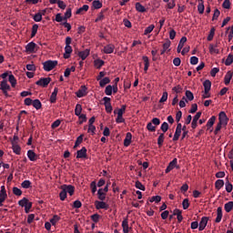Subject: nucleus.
Instances as JSON below:
<instances>
[{
	"mask_svg": "<svg viewBox=\"0 0 233 233\" xmlns=\"http://www.w3.org/2000/svg\"><path fill=\"white\" fill-rule=\"evenodd\" d=\"M127 111V106H121V108L116 109L114 114H116V123H125V118L123 117V114Z\"/></svg>",
	"mask_w": 233,
	"mask_h": 233,
	"instance_id": "nucleus-1",
	"label": "nucleus"
},
{
	"mask_svg": "<svg viewBox=\"0 0 233 233\" xmlns=\"http://www.w3.org/2000/svg\"><path fill=\"white\" fill-rule=\"evenodd\" d=\"M56 65H57V60H47L43 63L44 70L46 72H50L51 70L55 69Z\"/></svg>",
	"mask_w": 233,
	"mask_h": 233,
	"instance_id": "nucleus-2",
	"label": "nucleus"
},
{
	"mask_svg": "<svg viewBox=\"0 0 233 233\" xmlns=\"http://www.w3.org/2000/svg\"><path fill=\"white\" fill-rule=\"evenodd\" d=\"M10 85H8V82L6 80H3L0 83V90H2L3 94L5 96V97H8V92H10Z\"/></svg>",
	"mask_w": 233,
	"mask_h": 233,
	"instance_id": "nucleus-3",
	"label": "nucleus"
},
{
	"mask_svg": "<svg viewBox=\"0 0 233 233\" xmlns=\"http://www.w3.org/2000/svg\"><path fill=\"white\" fill-rule=\"evenodd\" d=\"M218 123H220V125H223V127H227V125H228V116H227V113H225L224 111H221L218 114Z\"/></svg>",
	"mask_w": 233,
	"mask_h": 233,
	"instance_id": "nucleus-4",
	"label": "nucleus"
},
{
	"mask_svg": "<svg viewBox=\"0 0 233 233\" xmlns=\"http://www.w3.org/2000/svg\"><path fill=\"white\" fill-rule=\"evenodd\" d=\"M95 207H96V210H101V209L108 210V208H109L108 204H106V202H105L103 200L102 201H99V200L95 201Z\"/></svg>",
	"mask_w": 233,
	"mask_h": 233,
	"instance_id": "nucleus-5",
	"label": "nucleus"
},
{
	"mask_svg": "<svg viewBox=\"0 0 233 233\" xmlns=\"http://www.w3.org/2000/svg\"><path fill=\"white\" fill-rule=\"evenodd\" d=\"M8 198V195L6 194V188L5 186H1L0 190V207H3V203L6 201V198Z\"/></svg>",
	"mask_w": 233,
	"mask_h": 233,
	"instance_id": "nucleus-6",
	"label": "nucleus"
},
{
	"mask_svg": "<svg viewBox=\"0 0 233 233\" xmlns=\"http://www.w3.org/2000/svg\"><path fill=\"white\" fill-rule=\"evenodd\" d=\"M50 81H52V78L50 77L41 78L38 81H36V85L38 86H43V88H45L48 86V85H50Z\"/></svg>",
	"mask_w": 233,
	"mask_h": 233,
	"instance_id": "nucleus-7",
	"label": "nucleus"
},
{
	"mask_svg": "<svg viewBox=\"0 0 233 233\" xmlns=\"http://www.w3.org/2000/svg\"><path fill=\"white\" fill-rule=\"evenodd\" d=\"M183 129V125H181V123H178L177 125V128L173 137V141H177L179 139V137L181 136V132Z\"/></svg>",
	"mask_w": 233,
	"mask_h": 233,
	"instance_id": "nucleus-8",
	"label": "nucleus"
},
{
	"mask_svg": "<svg viewBox=\"0 0 233 233\" xmlns=\"http://www.w3.org/2000/svg\"><path fill=\"white\" fill-rule=\"evenodd\" d=\"M61 188L66 191V194H69V196H74V192H76V187L72 185H63Z\"/></svg>",
	"mask_w": 233,
	"mask_h": 233,
	"instance_id": "nucleus-9",
	"label": "nucleus"
},
{
	"mask_svg": "<svg viewBox=\"0 0 233 233\" xmlns=\"http://www.w3.org/2000/svg\"><path fill=\"white\" fill-rule=\"evenodd\" d=\"M179 168V167H177V158H174L167 166V167L166 168V174H168V172H171V170H174V168Z\"/></svg>",
	"mask_w": 233,
	"mask_h": 233,
	"instance_id": "nucleus-10",
	"label": "nucleus"
},
{
	"mask_svg": "<svg viewBox=\"0 0 233 233\" xmlns=\"http://www.w3.org/2000/svg\"><path fill=\"white\" fill-rule=\"evenodd\" d=\"M207 225H208V217H202L198 224V230L200 232L203 231V229L207 228Z\"/></svg>",
	"mask_w": 233,
	"mask_h": 233,
	"instance_id": "nucleus-11",
	"label": "nucleus"
},
{
	"mask_svg": "<svg viewBox=\"0 0 233 233\" xmlns=\"http://www.w3.org/2000/svg\"><path fill=\"white\" fill-rule=\"evenodd\" d=\"M35 46H37V45L34 42H30L25 46V52H27L28 54H35Z\"/></svg>",
	"mask_w": 233,
	"mask_h": 233,
	"instance_id": "nucleus-12",
	"label": "nucleus"
},
{
	"mask_svg": "<svg viewBox=\"0 0 233 233\" xmlns=\"http://www.w3.org/2000/svg\"><path fill=\"white\" fill-rule=\"evenodd\" d=\"M114 50H116V46L113 44H108L104 46L103 52L104 54H114Z\"/></svg>",
	"mask_w": 233,
	"mask_h": 233,
	"instance_id": "nucleus-13",
	"label": "nucleus"
},
{
	"mask_svg": "<svg viewBox=\"0 0 233 233\" xmlns=\"http://www.w3.org/2000/svg\"><path fill=\"white\" fill-rule=\"evenodd\" d=\"M219 46V42H216V44H210L209 45V54H219V49L218 48Z\"/></svg>",
	"mask_w": 233,
	"mask_h": 233,
	"instance_id": "nucleus-14",
	"label": "nucleus"
},
{
	"mask_svg": "<svg viewBox=\"0 0 233 233\" xmlns=\"http://www.w3.org/2000/svg\"><path fill=\"white\" fill-rule=\"evenodd\" d=\"M221 219H223V208L218 207L217 208V218L215 219V223H221Z\"/></svg>",
	"mask_w": 233,
	"mask_h": 233,
	"instance_id": "nucleus-15",
	"label": "nucleus"
},
{
	"mask_svg": "<svg viewBox=\"0 0 233 233\" xmlns=\"http://www.w3.org/2000/svg\"><path fill=\"white\" fill-rule=\"evenodd\" d=\"M88 5H84L82 7H79L76 11V15H84V14H86V12H88Z\"/></svg>",
	"mask_w": 233,
	"mask_h": 233,
	"instance_id": "nucleus-16",
	"label": "nucleus"
},
{
	"mask_svg": "<svg viewBox=\"0 0 233 233\" xmlns=\"http://www.w3.org/2000/svg\"><path fill=\"white\" fill-rule=\"evenodd\" d=\"M86 90H88L86 86H82L81 88L76 92V97H85V96H86Z\"/></svg>",
	"mask_w": 233,
	"mask_h": 233,
	"instance_id": "nucleus-17",
	"label": "nucleus"
},
{
	"mask_svg": "<svg viewBox=\"0 0 233 233\" xmlns=\"http://www.w3.org/2000/svg\"><path fill=\"white\" fill-rule=\"evenodd\" d=\"M86 157V147H82L76 152V159H83Z\"/></svg>",
	"mask_w": 233,
	"mask_h": 233,
	"instance_id": "nucleus-18",
	"label": "nucleus"
},
{
	"mask_svg": "<svg viewBox=\"0 0 233 233\" xmlns=\"http://www.w3.org/2000/svg\"><path fill=\"white\" fill-rule=\"evenodd\" d=\"M185 43H187V36H182L177 46V54L181 53V50H183V46H185Z\"/></svg>",
	"mask_w": 233,
	"mask_h": 233,
	"instance_id": "nucleus-19",
	"label": "nucleus"
},
{
	"mask_svg": "<svg viewBox=\"0 0 233 233\" xmlns=\"http://www.w3.org/2000/svg\"><path fill=\"white\" fill-rule=\"evenodd\" d=\"M88 56H90V49H85L84 51L78 52V56L82 59V61H85Z\"/></svg>",
	"mask_w": 233,
	"mask_h": 233,
	"instance_id": "nucleus-20",
	"label": "nucleus"
},
{
	"mask_svg": "<svg viewBox=\"0 0 233 233\" xmlns=\"http://www.w3.org/2000/svg\"><path fill=\"white\" fill-rule=\"evenodd\" d=\"M45 12H46V10H43L42 12L36 13L33 17L34 21H35V23H40V21L43 20V15H45Z\"/></svg>",
	"mask_w": 233,
	"mask_h": 233,
	"instance_id": "nucleus-21",
	"label": "nucleus"
},
{
	"mask_svg": "<svg viewBox=\"0 0 233 233\" xmlns=\"http://www.w3.org/2000/svg\"><path fill=\"white\" fill-rule=\"evenodd\" d=\"M130 143H132V133L128 132L124 139V147H130Z\"/></svg>",
	"mask_w": 233,
	"mask_h": 233,
	"instance_id": "nucleus-22",
	"label": "nucleus"
},
{
	"mask_svg": "<svg viewBox=\"0 0 233 233\" xmlns=\"http://www.w3.org/2000/svg\"><path fill=\"white\" fill-rule=\"evenodd\" d=\"M143 61H144V71L147 74V72H148V68L150 66V60L148 59V56H144L142 57Z\"/></svg>",
	"mask_w": 233,
	"mask_h": 233,
	"instance_id": "nucleus-23",
	"label": "nucleus"
},
{
	"mask_svg": "<svg viewBox=\"0 0 233 233\" xmlns=\"http://www.w3.org/2000/svg\"><path fill=\"white\" fill-rule=\"evenodd\" d=\"M27 157L31 161H37V155L32 149L27 151Z\"/></svg>",
	"mask_w": 233,
	"mask_h": 233,
	"instance_id": "nucleus-24",
	"label": "nucleus"
},
{
	"mask_svg": "<svg viewBox=\"0 0 233 233\" xmlns=\"http://www.w3.org/2000/svg\"><path fill=\"white\" fill-rule=\"evenodd\" d=\"M71 54H72V46H65L64 58L68 59L70 57Z\"/></svg>",
	"mask_w": 233,
	"mask_h": 233,
	"instance_id": "nucleus-25",
	"label": "nucleus"
},
{
	"mask_svg": "<svg viewBox=\"0 0 233 233\" xmlns=\"http://www.w3.org/2000/svg\"><path fill=\"white\" fill-rule=\"evenodd\" d=\"M59 92V89L57 87L54 88L53 93L51 94L50 96V102L51 103H56V99H57V93Z\"/></svg>",
	"mask_w": 233,
	"mask_h": 233,
	"instance_id": "nucleus-26",
	"label": "nucleus"
},
{
	"mask_svg": "<svg viewBox=\"0 0 233 233\" xmlns=\"http://www.w3.org/2000/svg\"><path fill=\"white\" fill-rule=\"evenodd\" d=\"M122 228L124 233H128L129 232V227H128V218H125L122 221Z\"/></svg>",
	"mask_w": 233,
	"mask_h": 233,
	"instance_id": "nucleus-27",
	"label": "nucleus"
},
{
	"mask_svg": "<svg viewBox=\"0 0 233 233\" xmlns=\"http://www.w3.org/2000/svg\"><path fill=\"white\" fill-rule=\"evenodd\" d=\"M12 149L14 154H16V156H21V147L15 143H13Z\"/></svg>",
	"mask_w": 233,
	"mask_h": 233,
	"instance_id": "nucleus-28",
	"label": "nucleus"
},
{
	"mask_svg": "<svg viewBox=\"0 0 233 233\" xmlns=\"http://www.w3.org/2000/svg\"><path fill=\"white\" fill-rule=\"evenodd\" d=\"M97 196H98V199H100V201H105V199H106V193L105 191H103V188L98 189Z\"/></svg>",
	"mask_w": 233,
	"mask_h": 233,
	"instance_id": "nucleus-29",
	"label": "nucleus"
},
{
	"mask_svg": "<svg viewBox=\"0 0 233 233\" xmlns=\"http://www.w3.org/2000/svg\"><path fill=\"white\" fill-rule=\"evenodd\" d=\"M231 79H232V71H228L225 77H224L225 85H230V80Z\"/></svg>",
	"mask_w": 233,
	"mask_h": 233,
	"instance_id": "nucleus-30",
	"label": "nucleus"
},
{
	"mask_svg": "<svg viewBox=\"0 0 233 233\" xmlns=\"http://www.w3.org/2000/svg\"><path fill=\"white\" fill-rule=\"evenodd\" d=\"M224 186H225V181H223V179H218L215 182V187L217 190H221V188H223Z\"/></svg>",
	"mask_w": 233,
	"mask_h": 233,
	"instance_id": "nucleus-31",
	"label": "nucleus"
},
{
	"mask_svg": "<svg viewBox=\"0 0 233 233\" xmlns=\"http://www.w3.org/2000/svg\"><path fill=\"white\" fill-rule=\"evenodd\" d=\"M61 220V217L57 216V215H54L53 218L50 219V223L51 225H53V227H56V225H57V223Z\"/></svg>",
	"mask_w": 233,
	"mask_h": 233,
	"instance_id": "nucleus-32",
	"label": "nucleus"
},
{
	"mask_svg": "<svg viewBox=\"0 0 233 233\" xmlns=\"http://www.w3.org/2000/svg\"><path fill=\"white\" fill-rule=\"evenodd\" d=\"M81 112H83V106H81V104H76L75 108V116H81Z\"/></svg>",
	"mask_w": 233,
	"mask_h": 233,
	"instance_id": "nucleus-33",
	"label": "nucleus"
},
{
	"mask_svg": "<svg viewBox=\"0 0 233 233\" xmlns=\"http://www.w3.org/2000/svg\"><path fill=\"white\" fill-rule=\"evenodd\" d=\"M233 201H229L224 205V209L226 212H232Z\"/></svg>",
	"mask_w": 233,
	"mask_h": 233,
	"instance_id": "nucleus-34",
	"label": "nucleus"
},
{
	"mask_svg": "<svg viewBox=\"0 0 233 233\" xmlns=\"http://www.w3.org/2000/svg\"><path fill=\"white\" fill-rule=\"evenodd\" d=\"M214 123H216V116H211L209 119H208V123H207V128H208V130L209 129V128H212V127H214Z\"/></svg>",
	"mask_w": 233,
	"mask_h": 233,
	"instance_id": "nucleus-35",
	"label": "nucleus"
},
{
	"mask_svg": "<svg viewBox=\"0 0 233 233\" xmlns=\"http://www.w3.org/2000/svg\"><path fill=\"white\" fill-rule=\"evenodd\" d=\"M33 106L34 108H35V110H41L43 105L41 104V101L39 99H35L33 101Z\"/></svg>",
	"mask_w": 233,
	"mask_h": 233,
	"instance_id": "nucleus-36",
	"label": "nucleus"
},
{
	"mask_svg": "<svg viewBox=\"0 0 233 233\" xmlns=\"http://www.w3.org/2000/svg\"><path fill=\"white\" fill-rule=\"evenodd\" d=\"M92 5L95 10H99V8H103V4L99 0L93 1Z\"/></svg>",
	"mask_w": 233,
	"mask_h": 233,
	"instance_id": "nucleus-37",
	"label": "nucleus"
},
{
	"mask_svg": "<svg viewBox=\"0 0 233 233\" xmlns=\"http://www.w3.org/2000/svg\"><path fill=\"white\" fill-rule=\"evenodd\" d=\"M8 80H9V83L11 84V86L15 88V86L17 85V80H15V76H14V75H9Z\"/></svg>",
	"mask_w": 233,
	"mask_h": 233,
	"instance_id": "nucleus-38",
	"label": "nucleus"
},
{
	"mask_svg": "<svg viewBox=\"0 0 233 233\" xmlns=\"http://www.w3.org/2000/svg\"><path fill=\"white\" fill-rule=\"evenodd\" d=\"M204 90L210 91V88H212V82L210 80H205L203 82Z\"/></svg>",
	"mask_w": 233,
	"mask_h": 233,
	"instance_id": "nucleus-39",
	"label": "nucleus"
},
{
	"mask_svg": "<svg viewBox=\"0 0 233 233\" xmlns=\"http://www.w3.org/2000/svg\"><path fill=\"white\" fill-rule=\"evenodd\" d=\"M154 28H156V25H148L145 31H144V35H148V34H151V32H153Z\"/></svg>",
	"mask_w": 233,
	"mask_h": 233,
	"instance_id": "nucleus-40",
	"label": "nucleus"
},
{
	"mask_svg": "<svg viewBox=\"0 0 233 233\" xmlns=\"http://www.w3.org/2000/svg\"><path fill=\"white\" fill-rule=\"evenodd\" d=\"M233 63V55L229 54L225 61V65L226 66H230V65H232Z\"/></svg>",
	"mask_w": 233,
	"mask_h": 233,
	"instance_id": "nucleus-41",
	"label": "nucleus"
},
{
	"mask_svg": "<svg viewBox=\"0 0 233 233\" xmlns=\"http://www.w3.org/2000/svg\"><path fill=\"white\" fill-rule=\"evenodd\" d=\"M55 21H56V23H63V21L66 22V20L65 19V16L61 15V13H58L56 15Z\"/></svg>",
	"mask_w": 233,
	"mask_h": 233,
	"instance_id": "nucleus-42",
	"label": "nucleus"
},
{
	"mask_svg": "<svg viewBox=\"0 0 233 233\" xmlns=\"http://www.w3.org/2000/svg\"><path fill=\"white\" fill-rule=\"evenodd\" d=\"M164 142H165V134L161 133L157 138L158 147H163Z\"/></svg>",
	"mask_w": 233,
	"mask_h": 233,
	"instance_id": "nucleus-43",
	"label": "nucleus"
},
{
	"mask_svg": "<svg viewBox=\"0 0 233 233\" xmlns=\"http://www.w3.org/2000/svg\"><path fill=\"white\" fill-rule=\"evenodd\" d=\"M136 10H137V12H141V13L147 12V8H145V7L143 6V5H141V3H137V4H136Z\"/></svg>",
	"mask_w": 233,
	"mask_h": 233,
	"instance_id": "nucleus-44",
	"label": "nucleus"
},
{
	"mask_svg": "<svg viewBox=\"0 0 233 233\" xmlns=\"http://www.w3.org/2000/svg\"><path fill=\"white\" fill-rule=\"evenodd\" d=\"M71 17H72V8H67L64 15V18L66 21H67V19H70Z\"/></svg>",
	"mask_w": 233,
	"mask_h": 233,
	"instance_id": "nucleus-45",
	"label": "nucleus"
},
{
	"mask_svg": "<svg viewBox=\"0 0 233 233\" xmlns=\"http://www.w3.org/2000/svg\"><path fill=\"white\" fill-rule=\"evenodd\" d=\"M225 187H226V191L230 193L233 190V186L232 183H230V181L227 180L225 183Z\"/></svg>",
	"mask_w": 233,
	"mask_h": 233,
	"instance_id": "nucleus-46",
	"label": "nucleus"
},
{
	"mask_svg": "<svg viewBox=\"0 0 233 233\" xmlns=\"http://www.w3.org/2000/svg\"><path fill=\"white\" fill-rule=\"evenodd\" d=\"M94 65H95L96 68H101V66H103V65H105V61H103L101 59H96L94 61Z\"/></svg>",
	"mask_w": 233,
	"mask_h": 233,
	"instance_id": "nucleus-47",
	"label": "nucleus"
},
{
	"mask_svg": "<svg viewBox=\"0 0 233 233\" xmlns=\"http://www.w3.org/2000/svg\"><path fill=\"white\" fill-rule=\"evenodd\" d=\"M108 83H110V78H108V77H104L103 79L100 80L99 86H100L101 87H103V86H106V85H108Z\"/></svg>",
	"mask_w": 233,
	"mask_h": 233,
	"instance_id": "nucleus-48",
	"label": "nucleus"
},
{
	"mask_svg": "<svg viewBox=\"0 0 233 233\" xmlns=\"http://www.w3.org/2000/svg\"><path fill=\"white\" fill-rule=\"evenodd\" d=\"M161 201V196H153L150 198V203H159Z\"/></svg>",
	"mask_w": 233,
	"mask_h": 233,
	"instance_id": "nucleus-49",
	"label": "nucleus"
},
{
	"mask_svg": "<svg viewBox=\"0 0 233 233\" xmlns=\"http://www.w3.org/2000/svg\"><path fill=\"white\" fill-rule=\"evenodd\" d=\"M90 188L92 194H96V192H97V183H96V181H92L90 184Z\"/></svg>",
	"mask_w": 233,
	"mask_h": 233,
	"instance_id": "nucleus-50",
	"label": "nucleus"
},
{
	"mask_svg": "<svg viewBox=\"0 0 233 233\" xmlns=\"http://www.w3.org/2000/svg\"><path fill=\"white\" fill-rule=\"evenodd\" d=\"M21 187L22 188H30V187H32V182H30V180H24Z\"/></svg>",
	"mask_w": 233,
	"mask_h": 233,
	"instance_id": "nucleus-51",
	"label": "nucleus"
},
{
	"mask_svg": "<svg viewBox=\"0 0 233 233\" xmlns=\"http://www.w3.org/2000/svg\"><path fill=\"white\" fill-rule=\"evenodd\" d=\"M186 97L187 101H194V94L190 90L186 91Z\"/></svg>",
	"mask_w": 233,
	"mask_h": 233,
	"instance_id": "nucleus-52",
	"label": "nucleus"
},
{
	"mask_svg": "<svg viewBox=\"0 0 233 233\" xmlns=\"http://www.w3.org/2000/svg\"><path fill=\"white\" fill-rule=\"evenodd\" d=\"M198 14H204L205 13V3H198Z\"/></svg>",
	"mask_w": 233,
	"mask_h": 233,
	"instance_id": "nucleus-53",
	"label": "nucleus"
},
{
	"mask_svg": "<svg viewBox=\"0 0 233 233\" xmlns=\"http://www.w3.org/2000/svg\"><path fill=\"white\" fill-rule=\"evenodd\" d=\"M13 194L15 196H23V191L21 189H19V187H13Z\"/></svg>",
	"mask_w": 233,
	"mask_h": 233,
	"instance_id": "nucleus-54",
	"label": "nucleus"
},
{
	"mask_svg": "<svg viewBox=\"0 0 233 233\" xmlns=\"http://www.w3.org/2000/svg\"><path fill=\"white\" fill-rule=\"evenodd\" d=\"M168 99V93L167 91L163 92L162 96L159 100V103H166V101Z\"/></svg>",
	"mask_w": 233,
	"mask_h": 233,
	"instance_id": "nucleus-55",
	"label": "nucleus"
},
{
	"mask_svg": "<svg viewBox=\"0 0 233 233\" xmlns=\"http://www.w3.org/2000/svg\"><path fill=\"white\" fill-rule=\"evenodd\" d=\"M135 187H136V188H138V190H142L143 192H145V190H146L145 186L139 181H137L135 183Z\"/></svg>",
	"mask_w": 233,
	"mask_h": 233,
	"instance_id": "nucleus-56",
	"label": "nucleus"
},
{
	"mask_svg": "<svg viewBox=\"0 0 233 233\" xmlns=\"http://www.w3.org/2000/svg\"><path fill=\"white\" fill-rule=\"evenodd\" d=\"M83 143V135H80L77 137L76 143H75V148L79 147Z\"/></svg>",
	"mask_w": 233,
	"mask_h": 233,
	"instance_id": "nucleus-57",
	"label": "nucleus"
},
{
	"mask_svg": "<svg viewBox=\"0 0 233 233\" xmlns=\"http://www.w3.org/2000/svg\"><path fill=\"white\" fill-rule=\"evenodd\" d=\"M78 119H79V125H83V123H86V115L82 114L80 116H78Z\"/></svg>",
	"mask_w": 233,
	"mask_h": 233,
	"instance_id": "nucleus-58",
	"label": "nucleus"
},
{
	"mask_svg": "<svg viewBox=\"0 0 233 233\" xmlns=\"http://www.w3.org/2000/svg\"><path fill=\"white\" fill-rule=\"evenodd\" d=\"M39 28V25L35 24L32 27V33H31V37H35V34H37V30Z\"/></svg>",
	"mask_w": 233,
	"mask_h": 233,
	"instance_id": "nucleus-59",
	"label": "nucleus"
},
{
	"mask_svg": "<svg viewBox=\"0 0 233 233\" xmlns=\"http://www.w3.org/2000/svg\"><path fill=\"white\" fill-rule=\"evenodd\" d=\"M182 207L184 210H187L190 207V202L188 201V198H185L182 202Z\"/></svg>",
	"mask_w": 233,
	"mask_h": 233,
	"instance_id": "nucleus-60",
	"label": "nucleus"
},
{
	"mask_svg": "<svg viewBox=\"0 0 233 233\" xmlns=\"http://www.w3.org/2000/svg\"><path fill=\"white\" fill-rule=\"evenodd\" d=\"M147 128L149 132H156V127L152 122L147 123Z\"/></svg>",
	"mask_w": 233,
	"mask_h": 233,
	"instance_id": "nucleus-61",
	"label": "nucleus"
},
{
	"mask_svg": "<svg viewBox=\"0 0 233 233\" xmlns=\"http://www.w3.org/2000/svg\"><path fill=\"white\" fill-rule=\"evenodd\" d=\"M113 87L112 86H107L105 90L106 96H112Z\"/></svg>",
	"mask_w": 233,
	"mask_h": 233,
	"instance_id": "nucleus-62",
	"label": "nucleus"
},
{
	"mask_svg": "<svg viewBox=\"0 0 233 233\" xmlns=\"http://www.w3.org/2000/svg\"><path fill=\"white\" fill-rule=\"evenodd\" d=\"M160 129L162 130V132H164V134H165V132H167L168 131V123H167V122L162 123Z\"/></svg>",
	"mask_w": 233,
	"mask_h": 233,
	"instance_id": "nucleus-63",
	"label": "nucleus"
},
{
	"mask_svg": "<svg viewBox=\"0 0 233 233\" xmlns=\"http://www.w3.org/2000/svg\"><path fill=\"white\" fill-rule=\"evenodd\" d=\"M28 203V198H24L23 199L18 201L19 207H25Z\"/></svg>",
	"mask_w": 233,
	"mask_h": 233,
	"instance_id": "nucleus-64",
	"label": "nucleus"
}]
</instances>
